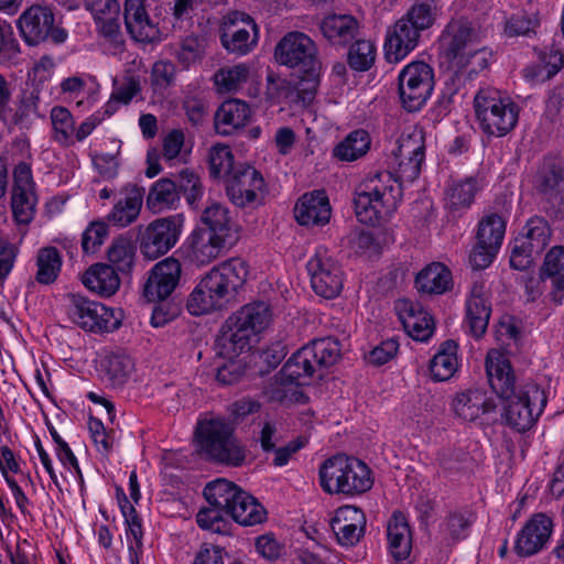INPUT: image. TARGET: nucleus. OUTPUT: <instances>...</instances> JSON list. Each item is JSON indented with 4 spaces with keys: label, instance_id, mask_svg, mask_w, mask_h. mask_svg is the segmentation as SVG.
Returning <instances> with one entry per match:
<instances>
[{
    "label": "nucleus",
    "instance_id": "57",
    "mask_svg": "<svg viewBox=\"0 0 564 564\" xmlns=\"http://www.w3.org/2000/svg\"><path fill=\"white\" fill-rule=\"evenodd\" d=\"M205 53V39L203 36H186L180 45L176 57L185 67L198 62Z\"/></svg>",
    "mask_w": 564,
    "mask_h": 564
},
{
    "label": "nucleus",
    "instance_id": "11",
    "mask_svg": "<svg viewBox=\"0 0 564 564\" xmlns=\"http://www.w3.org/2000/svg\"><path fill=\"white\" fill-rule=\"evenodd\" d=\"M400 100L409 112L419 111L434 88L433 68L425 62H412L398 76Z\"/></svg>",
    "mask_w": 564,
    "mask_h": 564
},
{
    "label": "nucleus",
    "instance_id": "12",
    "mask_svg": "<svg viewBox=\"0 0 564 564\" xmlns=\"http://www.w3.org/2000/svg\"><path fill=\"white\" fill-rule=\"evenodd\" d=\"M18 28L24 42L29 45H39L51 40L53 43H63L67 33L55 25V15L47 6H31L18 20Z\"/></svg>",
    "mask_w": 564,
    "mask_h": 564
},
{
    "label": "nucleus",
    "instance_id": "48",
    "mask_svg": "<svg viewBox=\"0 0 564 564\" xmlns=\"http://www.w3.org/2000/svg\"><path fill=\"white\" fill-rule=\"evenodd\" d=\"M371 139L364 129L351 131L334 148V156L340 161H355L364 156L370 149Z\"/></svg>",
    "mask_w": 564,
    "mask_h": 564
},
{
    "label": "nucleus",
    "instance_id": "30",
    "mask_svg": "<svg viewBox=\"0 0 564 564\" xmlns=\"http://www.w3.org/2000/svg\"><path fill=\"white\" fill-rule=\"evenodd\" d=\"M251 118V109L246 101L240 99L225 100L217 109L214 124L217 133L231 135L245 128Z\"/></svg>",
    "mask_w": 564,
    "mask_h": 564
},
{
    "label": "nucleus",
    "instance_id": "27",
    "mask_svg": "<svg viewBox=\"0 0 564 564\" xmlns=\"http://www.w3.org/2000/svg\"><path fill=\"white\" fill-rule=\"evenodd\" d=\"M123 19L128 33L138 42H153L159 30L150 19L144 0H124Z\"/></svg>",
    "mask_w": 564,
    "mask_h": 564
},
{
    "label": "nucleus",
    "instance_id": "39",
    "mask_svg": "<svg viewBox=\"0 0 564 564\" xmlns=\"http://www.w3.org/2000/svg\"><path fill=\"white\" fill-rule=\"evenodd\" d=\"M304 347L319 378L323 377V370L335 365L340 357L339 343L332 337L314 339Z\"/></svg>",
    "mask_w": 564,
    "mask_h": 564
},
{
    "label": "nucleus",
    "instance_id": "42",
    "mask_svg": "<svg viewBox=\"0 0 564 564\" xmlns=\"http://www.w3.org/2000/svg\"><path fill=\"white\" fill-rule=\"evenodd\" d=\"M142 194L138 188L120 198L107 216L108 223L117 227H127L134 223L142 207Z\"/></svg>",
    "mask_w": 564,
    "mask_h": 564
},
{
    "label": "nucleus",
    "instance_id": "52",
    "mask_svg": "<svg viewBox=\"0 0 564 564\" xmlns=\"http://www.w3.org/2000/svg\"><path fill=\"white\" fill-rule=\"evenodd\" d=\"M506 231V223L501 216L490 214L478 225L477 240L489 248L500 249Z\"/></svg>",
    "mask_w": 564,
    "mask_h": 564
},
{
    "label": "nucleus",
    "instance_id": "13",
    "mask_svg": "<svg viewBox=\"0 0 564 564\" xmlns=\"http://www.w3.org/2000/svg\"><path fill=\"white\" fill-rule=\"evenodd\" d=\"M183 227L181 215L159 218L150 223L140 237V251L155 260L171 250L180 239Z\"/></svg>",
    "mask_w": 564,
    "mask_h": 564
},
{
    "label": "nucleus",
    "instance_id": "40",
    "mask_svg": "<svg viewBox=\"0 0 564 564\" xmlns=\"http://www.w3.org/2000/svg\"><path fill=\"white\" fill-rule=\"evenodd\" d=\"M280 375L283 382L301 386L307 383V380L312 379L317 372L311 357L303 346L288 359Z\"/></svg>",
    "mask_w": 564,
    "mask_h": 564
},
{
    "label": "nucleus",
    "instance_id": "36",
    "mask_svg": "<svg viewBox=\"0 0 564 564\" xmlns=\"http://www.w3.org/2000/svg\"><path fill=\"white\" fill-rule=\"evenodd\" d=\"M452 272L441 262L426 265L416 275V289L426 294H443L452 286Z\"/></svg>",
    "mask_w": 564,
    "mask_h": 564
},
{
    "label": "nucleus",
    "instance_id": "19",
    "mask_svg": "<svg viewBox=\"0 0 564 564\" xmlns=\"http://www.w3.org/2000/svg\"><path fill=\"white\" fill-rule=\"evenodd\" d=\"M311 284L316 294L325 299L336 297L343 289V273L339 264L327 256L326 251H317L307 262Z\"/></svg>",
    "mask_w": 564,
    "mask_h": 564
},
{
    "label": "nucleus",
    "instance_id": "25",
    "mask_svg": "<svg viewBox=\"0 0 564 564\" xmlns=\"http://www.w3.org/2000/svg\"><path fill=\"white\" fill-rule=\"evenodd\" d=\"M491 315L489 291L484 281L473 283L466 303V318L475 337H481L487 330Z\"/></svg>",
    "mask_w": 564,
    "mask_h": 564
},
{
    "label": "nucleus",
    "instance_id": "23",
    "mask_svg": "<svg viewBox=\"0 0 564 564\" xmlns=\"http://www.w3.org/2000/svg\"><path fill=\"white\" fill-rule=\"evenodd\" d=\"M552 532V521L542 513L534 514L518 533L514 551L520 556H530L541 551Z\"/></svg>",
    "mask_w": 564,
    "mask_h": 564
},
{
    "label": "nucleus",
    "instance_id": "59",
    "mask_svg": "<svg viewBox=\"0 0 564 564\" xmlns=\"http://www.w3.org/2000/svg\"><path fill=\"white\" fill-rule=\"evenodd\" d=\"M108 236V226L104 221H91L82 235V249L86 254L99 250Z\"/></svg>",
    "mask_w": 564,
    "mask_h": 564
},
{
    "label": "nucleus",
    "instance_id": "63",
    "mask_svg": "<svg viewBox=\"0 0 564 564\" xmlns=\"http://www.w3.org/2000/svg\"><path fill=\"white\" fill-rule=\"evenodd\" d=\"M469 527L468 520L460 512H451L444 523L442 531L453 541L466 538Z\"/></svg>",
    "mask_w": 564,
    "mask_h": 564
},
{
    "label": "nucleus",
    "instance_id": "5",
    "mask_svg": "<svg viewBox=\"0 0 564 564\" xmlns=\"http://www.w3.org/2000/svg\"><path fill=\"white\" fill-rule=\"evenodd\" d=\"M436 20V8L429 2H415L395 23L387 29L384 57L399 63L419 45L421 33Z\"/></svg>",
    "mask_w": 564,
    "mask_h": 564
},
{
    "label": "nucleus",
    "instance_id": "20",
    "mask_svg": "<svg viewBox=\"0 0 564 564\" xmlns=\"http://www.w3.org/2000/svg\"><path fill=\"white\" fill-rule=\"evenodd\" d=\"M182 273L181 262L169 257L158 262L150 271L143 286V295L149 302H164L178 285Z\"/></svg>",
    "mask_w": 564,
    "mask_h": 564
},
{
    "label": "nucleus",
    "instance_id": "46",
    "mask_svg": "<svg viewBox=\"0 0 564 564\" xmlns=\"http://www.w3.org/2000/svg\"><path fill=\"white\" fill-rule=\"evenodd\" d=\"M104 377L111 386H121L131 375L134 364L130 356L122 351L111 352L100 364Z\"/></svg>",
    "mask_w": 564,
    "mask_h": 564
},
{
    "label": "nucleus",
    "instance_id": "37",
    "mask_svg": "<svg viewBox=\"0 0 564 564\" xmlns=\"http://www.w3.org/2000/svg\"><path fill=\"white\" fill-rule=\"evenodd\" d=\"M230 316L235 323H239L240 326L249 330V334L256 336L268 327L272 313L268 303L258 301L243 305Z\"/></svg>",
    "mask_w": 564,
    "mask_h": 564
},
{
    "label": "nucleus",
    "instance_id": "1",
    "mask_svg": "<svg viewBox=\"0 0 564 564\" xmlns=\"http://www.w3.org/2000/svg\"><path fill=\"white\" fill-rule=\"evenodd\" d=\"M424 159L423 131L414 128L402 134L393 152L395 174L388 171L370 173L357 186L354 206L358 220L371 226L388 220L402 200V183H411L419 177Z\"/></svg>",
    "mask_w": 564,
    "mask_h": 564
},
{
    "label": "nucleus",
    "instance_id": "6",
    "mask_svg": "<svg viewBox=\"0 0 564 564\" xmlns=\"http://www.w3.org/2000/svg\"><path fill=\"white\" fill-rule=\"evenodd\" d=\"M322 489L330 495L357 496L373 485L370 468L360 459L336 454L323 462L318 470Z\"/></svg>",
    "mask_w": 564,
    "mask_h": 564
},
{
    "label": "nucleus",
    "instance_id": "53",
    "mask_svg": "<svg viewBox=\"0 0 564 564\" xmlns=\"http://www.w3.org/2000/svg\"><path fill=\"white\" fill-rule=\"evenodd\" d=\"M376 45L369 40H358L351 44L347 54V63L351 69L366 72L376 61Z\"/></svg>",
    "mask_w": 564,
    "mask_h": 564
},
{
    "label": "nucleus",
    "instance_id": "29",
    "mask_svg": "<svg viewBox=\"0 0 564 564\" xmlns=\"http://www.w3.org/2000/svg\"><path fill=\"white\" fill-rule=\"evenodd\" d=\"M252 337L249 330L240 326L239 323H235V319L229 316L216 338L217 355L225 359H235L250 348Z\"/></svg>",
    "mask_w": 564,
    "mask_h": 564
},
{
    "label": "nucleus",
    "instance_id": "2",
    "mask_svg": "<svg viewBox=\"0 0 564 564\" xmlns=\"http://www.w3.org/2000/svg\"><path fill=\"white\" fill-rule=\"evenodd\" d=\"M486 373L492 391L502 400V422L519 433L531 430L547 403L544 389L532 380L518 382L509 359L497 349L487 354Z\"/></svg>",
    "mask_w": 564,
    "mask_h": 564
},
{
    "label": "nucleus",
    "instance_id": "16",
    "mask_svg": "<svg viewBox=\"0 0 564 564\" xmlns=\"http://www.w3.org/2000/svg\"><path fill=\"white\" fill-rule=\"evenodd\" d=\"M257 39L258 28L248 14L236 11L225 17L220 41L228 52L245 55L257 44Z\"/></svg>",
    "mask_w": 564,
    "mask_h": 564
},
{
    "label": "nucleus",
    "instance_id": "31",
    "mask_svg": "<svg viewBox=\"0 0 564 564\" xmlns=\"http://www.w3.org/2000/svg\"><path fill=\"white\" fill-rule=\"evenodd\" d=\"M543 286L550 284V297L561 304L564 300V247L556 246L545 256L540 270Z\"/></svg>",
    "mask_w": 564,
    "mask_h": 564
},
{
    "label": "nucleus",
    "instance_id": "55",
    "mask_svg": "<svg viewBox=\"0 0 564 564\" xmlns=\"http://www.w3.org/2000/svg\"><path fill=\"white\" fill-rule=\"evenodd\" d=\"M321 69L322 63L314 66V69L312 66L300 70L303 73V76L295 86V93L297 99L304 105L311 104L316 95L319 86Z\"/></svg>",
    "mask_w": 564,
    "mask_h": 564
},
{
    "label": "nucleus",
    "instance_id": "49",
    "mask_svg": "<svg viewBox=\"0 0 564 564\" xmlns=\"http://www.w3.org/2000/svg\"><path fill=\"white\" fill-rule=\"evenodd\" d=\"M35 281L50 285L56 281L62 269V256L55 247H44L37 251Z\"/></svg>",
    "mask_w": 564,
    "mask_h": 564
},
{
    "label": "nucleus",
    "instance_id": "10",
    "mask_svg": "<svg viewBox=\"0 0 564 564\" xmlns=\"http://www.w3.org/2000/svg\"><path fill=\"white\" fill-rule=\"evenodd\" d=\"M67 313L72 321L85 330L110 333L121 325L122 312L90 301L80 294L68 295Z\"/></svg>",
    "mask_w": 564,
    "mask_h": 564
},
{
    "label": "nucleus",
    "instance_id": "26",
    "mask_svg": "<svg viewBox=\"0 0 564 564\" xmlns=\"http://www.w3.org/2000/svg\"><path fill=\"white\" fill-rule=\"evenodd\" d=\"M226 241L213 231L195 229L187 239L186 258L197 265L209 264L221 254Z\"/></svg>",
    "mask_w": 564,
    "mask_h": 564
},
{
    "label": "nucleus",
    "instance_id": "3",
    "mask_svg": "<svg viewBox=\"0 0 564 564\" xmlns=\"http://www.w3.org/2000/svg\"><path fill=\"white\" fill-rule=\"evenodd\" d=\"M203 494L208 507L202 508L196 514V522L203 530L221 535L230 534L231 523L226 516L245 527L260 524L267 519L263 506L227 479L219 478L208 482Z\"/></svg>",
    "mask_w": 564,
    "mask_h": 564
},
{
    "label": "nucleus",
    "instance_id": "43",
    "mask_svg": "<svg viewBox=\"0 0 564 564\" xmlns=\"http://www.w3.org/2000/svg\"><path fill=\"white\" fill-rule=\"evenodd\" d=\"M250 77V67L245 63L219 68L213 75L218 94H235L242 88Z\"/></svg>",
    "mask_w": 564,
    "mask_h": 564
},
{
    "label": "nucleus",
    "instance_id": "21",
    "mask_svg": "<svg viewBox=\"0 0 564 564\" xmlns=\"http://www.w3.org/2000/svg\"><path fill=\"white\" fill-rule=\"evenodd\" d=\"M330 528L340 545L354 546L365 533L366 516L355 506H343L336 510Z\"/></svg>",
    "mask_w": 564,
    "mask_h": 564
},
{
    "label": "nucleus",
    "instance_id": "45",
    "mask_svg": "<svg viewBox=\"0 0 564 564\" xmlns=\"http://www.w3.org/2000/svg\"><path fill=\"white\" fill-rule=\"evenodd\" d=\"M525 232L519 240L529 252L538 253L544 251L551 238V228L547 221L539 216L531 217L524 227Z\"/></svg>",
    "mask_w": 564,
    "mask_h": 564
},
{
    "label": "nucleus",
    "instance_id": "62",
    "mask_svg": "<svg viewBox=\"0 0 564 564\" xmlns=\"http://www.w3.org/2000/svg\"><path fill=\"white\" fill-rule=\"evenodd\" d=\"M141 91V84L138 77H124L121 82H113L112 98L120 104L128 105L133 97Z\"/></svg>",
    "mask_w": 564,
    "mask_h": 564
},
{
    "label": "nucleus",
    "instance_id": "41",
    "mask_svg": "<svg viewBox=\"0 0 564 564\" xmlns=\"http://www.w3.org/2000/svg\"><path fill=\"white\" fill-rule=\"evenodd\" d=\"M478 192L477 181L473 177L452 182L445 191V207L452 213L465 210L471 206Z\"/></svg>",
    "mask_w": 564,
    "mask_h": 564
},
{
    "label": "nucleus",
    "instance_id": "35",
    "mask_svg": "<svg viewBox=\"0 0 564 564\" xmlns=\"http://www.w3.org/2000/svg\"><path fill=\"white\" fill-rule=\"evenodd\" d=\"M387 535L392 556L399 561L406 558L412 547V535L403 513L393 512L388 522Z\"/></svg>",
    "mask_w": 564,
    "mask_h": 564
},
{
    "label": "nucleus",
    "instance_id": "17",
    "mask_svg": "<svg viewBox=\"0 0 564 564\" xmlns=\"http://www.w3.org/2000/svg\"><path fill=\"white\" fill-rule=\"evenodd\" d=\"M226 189L232 204L246 207L263 195L265 183L262 174L253 166L238 164L234 174L226 181Z\"/></svg>",
    "mask_w": 564,
    "mask_h": 564
},
{
    "label": "nucleus",
    "instance_id": "28",
    "mask_svg": "<svg viewBox=\"0 0 564 564\" xmlns=\"http://www.w3.org/2000/svg\"><path fill=\"white\" fill-rule=\"evenodd\" d=\"M252 337L249 330L240 326L239 323H235V319L229 316L216 338L217 355L225 359H235L250 348Z\"/></svg>",
    "mask_w": 564,
    "mask_h": 564
},
{
    "label": "nucleus",
    "instance_id": "34",
    "mask_svg": "<svg viewBox=\"0 0 564 564\" xmlns=\"http://www.w3.org/2000/svg\"><path fill=\"white\" fill-rule=\"evenodd\" d=\"M82 282L88 290L107 297L113 295L120 286L118 272L107 263L93 264L83 274Z\"/></svg>",
    "mask_w": 564,
    "mask_h": 564
},
{
    "label": "nucleus",
    "instance_id": "18",
    "mask_svg": "<svg viewBox=\"0 0 564 564\" xmlns=\"http://www.w3.org/2000/svg\"><path fill=\"white\" fill-rule=\"evenodd\" d=\"M34 186L31 166L25 162L19 163L13 171L11 197L13 217L19 224L28 225L34 217L37 202Z\"/></svg>",
    "mask_w": 564,
    "mask_h": 564
},
{
    "label": "nucleus",
    "instance_id": "54",
    "mask_svg": "<svg viewBox=\"0 0 564 564\" xmlns=\"http://www.w3.org/2000/svg\"><path fill=\"white\" fill-rule=\"evenodd\" d=\"M176 66L170 61H158L152 65L150 73V84L154 94L164 95V93L175 84Z\"/></svg>",
    "mask_w": 564,
    "mask_h": 564
},
{
    "label": "nucleus",
    "instance_id": "24",
    "mask_svg": "<svg viewBox=\"0 0 564 564\" xmlns=\"http://www.w3.org/2000/svg\"><path fill=\"white\" fill-rule=\"evenodd\" d=\"M332 208L324 191L303 194L295 204L294 217L301 226H324L330 219Z\"/></svg>",
    "mask_w": 564,
    "mask_h": 564
},
{
    "label": "nucleus",
    "instance_id": "58",
    "mask_svg": "<svg viewBox=\"0 0 564 564\" xmlns=\"http://www.w3.org/2000/svg\"><path fill=\"white\" fill-rule=\"evenodd\" d=\"M540 21L535 15L513 14L506 20L505 33L509 37L535 34Z\"/></svg>",
    "mask_w": 564,
    "mask_h": 564
},
{
    "label": "nucleus",
    "instance_id": "9",
    "mask_svg": "<svg viewBox=\"0 0 564 564\" xmlns=\"http://www.w3.org/2000/svg\"><path fill=\"white\" fill-rule=\"evenodd\" d=\"M480 42L479 30L464 19L452 20L440 37L444 56L457 66H466L470 58H478V65L486 67V52L479 46Z\"/></svg>",
    "mask_w": 564,
    "mask_h": 564
},
{
    "label": "nucleus",
    "instance_id": "61",
    "mask_svg": "<svg viewBox=\"0 0 564 564\" xmlns=\"http://www.w3.org/2000/svg\"><path fill=\"white\" fill-rule=\"evenodd\" d=\"M39 99V93L34 89L22 90L15 101L14 122L20 123L32 115H37Z\"/></svg>",
    "mask_w": 564,
    "mask_h": 564
},
{
    "label": "nucleus",
    "instance_id": "22",
    "mask_svg": "<svg viewBox=\"0 0 564 564\" xmlns=\"http://www.w3.org/2000/svg\"><path fill=\"white\" fill-rule=\"evenodd\" d=\"M404 330L414 340L426 341L434 333L432 316L419 302L400 300L395 305Z\"/></svg>",
    "mask_w": 564,
    "mask_h": 564
},
{
    "label": "nucleus",
    "instance_id": "51",
    "mask_svg": "<svg viewBox=\"0 0 564 564\" xmlns=\"http://www.w3.org/2000/svg\"><path fill=\"white\" fill-rule=\"evenodd\" d=\"M209 174L214 178L227 181L238 165L234 162V154L228 145L216 144L209 149Z\"/></svg>",
    "mask_w": 564,
    "mask_h": 564
},
{
    "label": "nucleus",
    "instance_id": "7",
    "mask_svg": "<svg viewBox=\"0 0 564 564\" xmlns=\"http://www.w3.org/2000/svg\"><path fill=\"white\" fill-rule=\"evenodd\" d=\"M197 451L207 459L238 467L246 460V449L234 435L231 424L221 417L199 421L195 432Z\"/></svg>",
    "mask_w": 564,
    "mask_h": 564
},
{
    "label": "nucleus",
    "instance_id": "56",
    "mask_svg": "<svg viewBox=\"0 0 564 564\" xmlns=\"http://www.w3.org/2000/svg\"><path fill=\"white\" fill-rule=\"evenodd\" d=\"M119 505L121 512L124 517V522L127 524V539L129 544H138L143 545V531L141 519L139 518L134 507L127 499L124 494L122 492V499L119 498Z\"/></svg>",
    "mask_w": 564,
    "mask_h": 564
},
{
    "label": "nucleus",
    "instance_id": "44",
    "mask_svg": "<svg viewBox=\"0 0 564 564\" xmlns=\"http://www.w3.org/2000/svg\"><path fill=\"white\" fill-rule=\"evenodd\" d=\"M108 265L123 274L131 272L135 260V246L130 238L119 236L113 239L107 250Z\"/></svg>",
    "mask_w": 564,
    "mask_h": 564
},
{
    "label": "nucleus",
    "instance_id": "50",
    "mask_svg": "<svg viewBox=\"0 0 564 564\" xmlns=\"http://www.w3.org/2000/svg\"><path fill=\"white\" fill-rule=\"evenodd\" d=\"M180 200L176 183L170 178H160L150 188L147 205L154 213L174 207Z\"/></svg>",
    "mask_w": 564,
    "mask_h": 564
},
{
    "label": "nucleus",
    "instance_id": "47",
    "mask_svg": "<svg viewBox=\"0 0 564 564\" xmlns=\"http://www.w3.org/2000/svg\"><path fill=\"white\" fill-rule=\"evenodd\" d=\"M200 219L207 226L206 228H200L202 230L213 231V234L225 240L231 237L235 223L226 206L219 203H212L204 209Z\"/></svg>",
    "mask_w": 564,
    "mask_h": 564
},
{
    "label": "nucleus",
    "instance_id": "33",
    "mask_svg": "<svg viewBox=\"0 0 564 564\" xmlns=\"http://www.w3.org/2000/svg\"><path fill=\"white\" fill-rule=\"evenodd\" d=\"M452 408L464 421L473 422L480 414L494 411L496 404L479 390H468L455 395Z\"/></svg>",
    "mask_w": 564,
    "mask_h": 564
},
{
    "label": "nucleus",
    "instance_id": "32",
    "mask_svg": "<svg viewBox=\"0 0 564 564\" xmlns=\"http://www.w3.org/2000/svg\"><path fill=\"white\" fill-rule=\"evenodd\" d=\"M319 28L332 45L345 46L356 37L359 23L350 14H329L323 19Z\"/></svg>",
    "mask_w": 564,
    "mask_h": 564
},
{
    "label": "nucleus",
    "instance_id": "64",
    "mask_svg": "<svg viewBox=\"0 0 564 564\" xmlns=\"http://www.w3.org/2000/svg\"><path fill=\"white\" fill-rule=\"evenodd\" d=\"M352 250L368 257L380 253V245L370 231L361 230L350 241Z\"/></svg>",
    "mask_w": 564,
    "mask_h": 564
},
{
    "label": "nucleus",
    "instance_id": "14",
    "mask_svg": "<svg viewBox=\"0 0 564 564\" xmlns=\"http://www.w3.org/2000/svg\"><path fill=\"white\" fill-rule=\"evenodd\" d=\"M274 58L278 64L299 70L321 64L315 42L300 31L288 32L278 42Z\"/></svg>",
    "mask_w": 564,
    "mask_h": 564
},
{
    "label": "nucleus",
    "instance_id": "60",
    "mask_svg": "<svg viewBox=\"0 0 564 564\" xmlns=\"http://www.w3.org/2000/svg\"><path fill=\"white\" fill-rule=\"evenodd\" d=\"M52 126L55 139L65 143L74 132V120L72 113L64 107H54L51 111Z\"/></svg>",
    "mask_w": 564,
    "mask_h": 564
},
{
    "label": "nucleus",
    "instance_id": "15",
    "mask_svg": "<svg viewBox=\"0 0 564 564\" xmlns=\"http://www.w3.org/2000/svg\"><path fill=\"white\" fill-rule=\"evenodd\" d=\"M532 186L541 199L560 207L564 203V160L558 155H545L533 175Z\"/></svg>",
    "mask_w": 564,
    "mask_h": 564
},
{
    "label": "nucleus",
    "instance_id": "4",
    "mask_svg": "<svg viewBox=\"0 0 564 564\" xmlns=\"http://www.w3.org/2000/svg\"><path fill=\"white\" fill-rule=\"evenodd\" d=\"M248 264L240 258L229 259L206 273L189 294V314L199 316L223 310L246 283Z\"/></svg>",
    "mask_w": 564,
    "mask_h": 564
},
{
    "label": "nucleus",
    "instance_id": "38",
    "mask_svg": "<svg viewBox=\"0 0 564 564\" xmlns=\"http://www.w3.org/2000/svg\"><path fill=\"white\" fill-rule=\"evenodd\" d=\"M458 345L448 339L441 344L437 352L430 361V373L434 381L449 380L458 369Z\"/></svg>",
    "mask_w": 564,
    "mask_h": 564
},
{
    "label": "nucleus",
    "instance_id": "8",
    "mask_svg": "<svg viewBox=\"0 0 564 564\" xmlns=\"http://www.w3.org/2000/svg\"><path fill=\"white\" fill-rule=\"evenodd\" d=\"M474 109L476 120L487 135H506L514 129L519 119L518 105L494 87H484L477 91Z\"/></svg>",
    "mask_w": 564,
    "mask_h": 564
}]
</instances>
